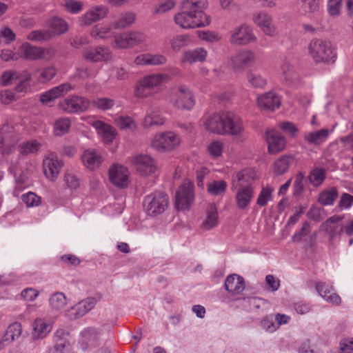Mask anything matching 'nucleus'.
<instances>
[{"label":"nucleus","instance_id":"nucleus-15","mask_svg":"<svg viewBox=\"0 0 353 353\" xmlns=\"http://www.w3.org/2000/svg\"><path fill=\"white\" fill-rule=\"evenodd\" d=\"M343 216L339 215H334L324 222L321 228L329 236L330 239H334L337 236L340 235L343 230L344 226L341 223Z\"/></svg>","mask_w":353,"mask_h":353},{"label":"nucleus","instance_id":"nucleus-18","mask_svg":"<svg viewBox=\"0 0 353 353\" xmlns=\"http://www.w3.org/2000/svg\"><path fill=\"white\" fill-rule=\"evenodd\" d=\"M266 140L268 144V152L270 154H276L285 147V138L274 130L266 131Z\"/></svg>","mask_w":353,"mask_h":353},{"label":"nucleus","instance_id":"nucleus-6","mask_svg":"<svg viewBox=\"0 0 353 353\" xmlns=\"http://www.w3.org/2000/svg\"><path fill=\"white\" fill-rule=\"evenodd\" d=\"M58 107L68 114H79L90 107V101L85 97L72 94L60 101Z\"/></svg>","mask_w":353,"mask_h":353},{"label":"nucleus","instance_id":"nucleus-10","mask_svg":"<svg viewBox=\"0 0 353 353\" xmlns=\"http://www.w3.org/2000/svg\"><path fill=\"white\" fill-rule=\"evenodd\" d=\"M256 59L255 52L250 50H243L232 55L230 62L234 70L242 71L254 64Z\"/></svg>","mask_w":353,"mask_h":353},{"label":"nucleus","instance_id":"nucleus-61","mask_svg":"<svg viewBox=\"0 0 353 353\" xmlns=\"http://www.w3.org/2000/svg\"><path fill=\"white\" fill-rule=\"evenodd\" d=\"M93 105L102 110H107L114 105V101L109 98H99L93 101Z\"/></svg>","mask_w":353,"mask_h":353},{"label":"nucleus","instance_id":"nucleus-30","mask_svg":"<svg viewBox=\"0 0 353 353\" xmlns=\"http://www.w3.org/2000/svg\"><path fill=\"white\" fill-rule=\"evenodd\" d=\"M279 73L288 85H292L298 80V74L289 61L285 60L279 68Z\"/></svg>","mask_w":353,"mask_h":353},{"label":"nucleus","instance_id":"nucleus-54","mask_svg":"<svg viewBox=\"0 0 353 353\" xmlns=\"http://www.w3.org/2000/svg\"><path fill=\"white\" fill-rule=\"evenodd\" d=\"M21 199L23 202L26 203L27 207L38 206L41 203V197L32 192H29L23 194Z\"/></svg>","mask_w":353,"mask_h":353},{"label":"nucleus","instance_id":"nucleus-60","mask_svg":"<svg viewBox=\"0 0 353 353\" xmlns=\"http://www.w3.org/2000/svg\"><path fill=\"white\" fill-rule=\"evenodd\" d=\"M223 143L220 141H213L208 146V150L213 157H219L222 154Z\"/></svg>","mask_w":353,"mask_h":353},{"label":"nucleus","instance_id":"nucleus-34","mask_svg":"<svg viewBox=\"0 0 353 353\" xmlns=\"http://www.w3.org/2000/svg\"><path fill=\"white\" fill-rule=\"evenodd\" d=\"M49 30L52 32V37L55 34H64L68 29V23L63 19L54 17L48 21Z\"/></svg>","mask_w":353,"mask_h":353},{"label":"nucleus","instance_id":"nucleus-53","mask_svg":"<svg viewBox=\"0 0 353 353\" xmlns=\"http://www.w3.org/2000/svg\"><path fill=\"white\" fill-rule=\"evenodd\" d=\"M30 79V74L27 71L21 72L19 79L17 81L16 91L18 92H26L28 88V81Z\"/></svg>","mask_w":353,"mask_h":353},{"label":"nucleus","instance_id":"nucleus-31","mask_svg":"<svg viewBox=\"0 0 353 353\" xmlns=\"http://www.w3.org/2000/svg\"><path fill=\"white\" fill-rule=\"evenodd\" d=\"M219 223V215L216 207L214 204H210L206 210V218L201 224V228L204 230H210L216 226Z\"/></svg>","mask_w":353,"mask_h":353},{"label":"nucleus","instance_id":"nucleus-43","mask_svg":"<svg viewBox=\"0 0 353 353\" xmlns=\"http://www.w3.org/2000/svg\"><path fill=\"white\" fill-rule=\"evenodd\" d=\"M41 146V145L38 141L29 140L20 145V153L23 155L35 154L40 150Z\"/></svg>","mask_w":353,"mask_h":353},{"label":"nucleus","instance_id":"nucleus-9","mask_svg":"<svg viewBox=\"0 0 353 353\" xmlns=\"http://www.w3.org/2000/svg\"><path fill=\"white\" fill-rule=\"evenodd\" d=\"M224 121V134L239 137L241 139H245L243 121L238 115L232 112H226Z\"/></svg>","mask_w":353,"mask_h":353},{"label":"nucleus","instance_id":"nucleus-12","mask_svg":"<svg viewBox=\"0 0 353 353\" xmlns=\"http://www.w3.org/2000/svg\"><path fill=\"white\" fill-rule=\"evenodd\" d=\"M128 169L123 165L115 164L109 169L110 181L117 188H127L130 183Z\"/></svg>","mask_w":353,"mask_h":353},{"label":"nucleus","instance_id":"nucleus-50","mask_svg":"<svg viewBox=\"0 0 353 353\" xmlns=\"http://www.w3.org/2000/svg\"><path fill=\"white\" fill-rule=\"evenodd\" d=\"M21 72L17 71L8 70L4 72L1 77V84L4 86L12 85L17 83V79H19Z\"/></svg>","mask_w":353,"mask_h":353},{"label":"nucleus","instance_id":"nucleus-24","mask_svg":"<svg viewBox=\"0 0 353 353\" xmlns=\"http://www.w3.org/2000/svg\"><path fill=\"white\" fill-rule=\"evenodd\" d=\"M52 328L51 323L43 319L37 318L32 324V337L34 340L42 339L50 333Z\"/></svg>","mask_w":353,"mask_h":353},{"label":"nucleus","instance_id":"nucleus-19","mask_svg":"<svg viewBox=\"0 0 353 353\" xmlns=\"http://www.w3.org/2000/svg\"><path fill=\"white\" fill-rule=\"evenodd\" d=\"M253 20L266 35L273 37L276 34V31L272 19L267 13L263 12L256 13L254 14Z\"/></svg>","mask_w":353,"mask_h":353},{"label":"nucleus","instance_id":"nucleus-56","mask_svg":"<svg viewBox=\"0 0 353 353\" xmlns=\"http://www.w3.org/2000/svg\"><path fill=\"white\" fill-rule=\"evenodd\" d=\"M114 45L119 48L131 47L128 32H123L115 36Z\"/></svg>","mask_w":353,"mask_h":353},{"label":"nucleus","instance_id":"nucleus-29","mask_svg":"<svg viewBox=\"0 0 353 353\" xmlns=\"http://www.w3.org/2000/svg\"><path fill=\"white\" fill-rule=\"evenodd\" d=\"M165 119L161 115L159 108H150L144 118L143 125L145 128L154 125H161L164 123Z\"/></svg>","mask_w":353,"mask_h":353},{"label":"nucleus","instance_id":"nucleus-7","mask_svg":"<svg viewBox=\"0 0 353 353\" xmlns=\"http://www.w3.org/2000/svg\"><path fill=\"white\" fill-rule=\"evenodd\" d=\"M181 139L173 132L157 134L152 140L151 145L158 152L171 150L179 145Z\"/></svg>","mask_w":353,"mask_h":353},{"label":"nucleus","instance_id":"nucleus-59","mask_svg":"<svg viewBox=\"0 0 353 353\" xmlns=\"http://www.w3.org/2000/svg\"><path fill=\"white\" fill-rule=\"evenodd\" d=\"M131 47L138 46L146 41V35L141 32L133 31L128 32Z\"/></svg>","mask_w":353,"mask_h":353},{"label":"nucleus","instance_id":"nucleus-16","mask_svg":"<svg viewBox=\"0 0 353 353\" xmlns=\"http://www.w3.org/2000/svg\"><path fill=\"white\" fill-rule=\"evenodd\" d=\"M61 162L58 161L57 157L50 153L43 161V172L46 176L51 181L55 180L61 168Z\"/></svg>","mask_w":353,"mask_h":353},{"label":"nucleus","instance_id":"nucleus-48","mask_svg":"<svg viewBox=\"0 0 353 353\" xmlns=\"http://www.w3.org/2000/svg\"><path fill=\"white\" fill-rule=\"evenodd\" d=\"M135 14L132 12L121 13L116 22V28H125L132 24L135 21Z\"/></svg>","mask_w":353,"mask_h":353},{"label":"nucleus","instance_id":"nucleus-11","mask_svg":"<svg viewBox=\"0 0 353 353\" xmlns=\"http://www.w3.org/2000/svg\"><path fill=\"white\" fill-rule=\"evenodd\" d=\"M194 199L193 184L184 181L176 192V207L178 210L190 208Z\"/></svg>","mask_w":353,"mask_h":353},{"label":"nucleus","instance_id":"nucleus-23","mask_svg":"<svg viewBox=\"0 0 353 353\" xmlns=\"http://www.w3.org/2000/svg\"><path fill=\"white\" fill-rule=\"evenodd\" d=\"M257 103L261 109L274 110L279 108L281 100L276 94L273 92H268L258 97Z\"/></svg>","mask_w":353,"mask_h":353},{"label":"nucleus","instance_id":"nucleus-26","mask_svg":"<svg viewBox=\"0 0 353 353\" xmlns=\"http://www.w3.org/2000/svg\"><path fill=\"white\" fill-rule=\"evenodd\" d=\"M316 289L319 295L327 302L333 304H339L341 303V297L334 292L332 286L320 283L316 285Z\"/></svg>","mask_w":353,"mask_h":353},{"label":"nucleus","instance_id":"nucleus-27","mask_svg":"<svg viewBox=\"0 0 353 353\" xmlns=\"http://www.w3.org/2000/svg\"><path fill=\"white\" fill-rule=\"evenodd\" d=\"M207 54V51L203 48L187 50L182 54L181 62L190 64H192L196 62H203L205 60Z\"/></svg>","mask_w":353,"mask_h":353},{"label":"nucleus","instance_id":"nucleus-32","mask_svg":"<svg viewBox=\"0 0 353 353\" xmlns=\"http://www.w3.org/2000/svg\"><path fill=\"white\" fill-rule=\"evenodd\" d=\"M92 125L105 141L111 142L115 138L116 130L111 125L101 121H94Z\"/></svg>","mask_w":353,"mask_h":353},{"label":"nucleus","instance_id":"nucleus-36","mask_svg":"<svg viewBox=\"0 0 353 353\" xmlns=\"http://www.w3.org/2000/svg\"><path fill=\"white\" fill-rule=\"evenodd\" d=\"M326 170L323 168H315L311 170L308 176L310 183L314 187H318L325 179Z\"/></svg>","mask_w":353,"mask_h":353},{"label":"nucleus","instance_id":"nucleus-46","mask_svg":"<svg viewBox=\"0 0 353 353\" xmlns=\"http://www.w3.org/2000/svg\"><path fill=\"white\" fill-rule=\"evenodd\" d=\"M52 37V32L50 30H34L30 32L27 39L34 42H44Z\"/></svg>","mask_w":353,"mask_h":353},{"label":"nucleus","instance_id":"nucleus-20","mask_svg":"<svg viewBox=\"0 0 353 353\" xmlns=\"http://www.w3.org/2000/svg\"><path fill=\"white\" fill-rule=\"evenodd\" d=\"M96 304L94 298L89 297L85 299L68 310V316L70 319H79L87 314Z\"/></svg>","mask_w":353,"mask_h":353},{"label":"nucleus","instance_id":"nucleus-17","mask_svg":"<svg viewBox=\"0 0 353 353\" xmlns=\"http://www.w3.org/2000/svg\"><path fill=\"white\" fill-rule=\"evenodd\" d=\"M108 12V8L104 6L93 7L80 18V25L90 26L92 23L105 18Z\"/></svg>","mask_w":353,"mask_h":353},{"label":"nucleus","instance_id":"nucleus-38","mask_svg":"<svg viewBox=\"0 0 353 353\" xmlns=\"http://www.w3.org/2000/svg\"><path fill=\"white\" fill-rule=\"evenodd\" d=\"M292 161L291 156H283L274 163V172L277 175L285 174L289 169Z\"/></svg>","mask_w":353,"mask_h":353},{"label":"nucleus","instance_id":"nucleus-25","mask_svg":"<svg viewBox=\"0 0 353 353\" xmlns=\"http://www.w3.org/2000/svg\"><path fill=\"white\" fill-rule=\"evenodd\" d=\"M225 288L233 294L241 293L245 288L243 278L236 274L228 276L225 281Z\"/></svg>","mask_w":353,"mask_h":353},{"label":"nucleus","instance_id":"nucleus-22","mask_svg":"<svg viewBox=\"0 0 353 353\" xmlns=\"http://www.w3.org/2000/svg\"><path fill=\"white\" fill-rule=\"evenodd\" d=\"M83 55L86 59L94 62L105 61L112 57L110 50L101 46L88 48L85 50Z\"/></svg>","mask_w":353,"mask_h":353},{"label":"nucleus","instance_id":"nucleus-3","mask_svg":"<svg viewBox=\"0 0 353 353\" xmlns=\"http://www.w3.org/2000/svg\"><path fill=\"white\" fill-rule=\"evenodd\" d=\"M310 55L316 63H333L336 59V52L332 44L321 39H313L308 45Z\"/></svg>","mask_w":353,"mask_h":353},{"label":"nucleus","instance_id":"nucleus-33","mask_svg":"<svg viewBox=\"0 0 353 353\" xmlns=\"http://www.w3.org/2000/svg\"><path fill=\"white\" fill-rule=\"evenodd\" d=\"M68 333L63 330H58L54 334V347L57 353H62L63 350L69 346Z\"/></svg>","mask_w":353,"mask_h":353},{"label":"nucleus","instance_id":"nucleus-52","mask_svg":"<svg viewBox=\"0 0 353 353\" xmlns=\"http://www.w3.org/2000/svg\"><path fill=\"white\" fill-rule=\"evenodd\" d=\"M227 183L225 181H214L208 185V192L215 196L222 194L225 192Z\"/></svg>","mask_w":353,"mask_h":353},{"label":"nucleus","instance_id":"nucleus-49","mask_svg":"<svg viewBox=\"0 0 353 353\" xmlns=\"http://www.w3.org/2000/svg\"><path fill=\"white\" fill-rule=\"evenodd\" d=\"M151 88L143 79L139 80L134 88V95L139 98H147L152 94Z\"/></svg>","mask_w":353,"mask_h":353},{"label":"nucleus","instance_id":"nucleus-28","mask_svg":"<svg viewBox=\"0 0 353 353\" xmlns=\"http://www.w3.org/2000/svg\"><path fill=\"white\" fill-rule=\"evenodd\" d=\"M81 160L87 168L94 170L100 165L103 158L100 152L94 150H87L83 154Z\"/></svg>","mask_w":353,"mask_h":353},{"label":"nucleus","instance_id":"nucleus-4","mask_svg":"<svg viewBox=\"0 0 353 353\" xmlns=\"http://www.w3.org/2000/svg\"><path fill=\"white\" fill-rule=\"evenodd\" d=\"M169 203L168 196L162 192H155L146 196L143 205L150 216H156L163 213Z\"/></svg>","mask_w":353,"mask_h":353},{"label":"nucleus","instance_id":"nucleus-44","mask_svg":"<svg viewBox=\"0 0 353 353\" xmlns=\"http://www.w3.org/2000/svg\"><path fill=\"white\" fill-rule=\"evenodd\" d=\"M21 52L27 59L37 60L39 59L40 48L25 43L21 46Z\"/></svg>","mask_w":353,"mask_h":353},{"label":"nucleus","instance_id":"nucleus-5","mask_svg":"<svg viewBox=\"0 0 353 353\" xmlns=\"http://www.w3.org/2000/svg\"><path fill=\"white\" fill-rule=\"evenodd\" d=\"M128 162L141 176H148L157 170L156 162L148 154H139L128 159Z\"/></svg>","mask_w":353,"mask_h":353},{"label":"nucleus","instance_id":"nucleus-35","mask_svg":"<svg viewBox=\"0 0 353 353\" xmlns=\"http://www.w3.org/2000/svg\"><path fill=\"white\" fill-rule=\"evenodd\" d=\"M248 83L255 88H263L267 84L266 79L256 71H250L246 75Z\"/></svg>","mask_w":353,"mask_h":353},{"label":"nucleus","instance_id":"nucleus-13","mask_svg":"<svg viewBox=\"0 0 353 353\" xmlns=\"http://www.w3.org/2000/svg\"><path fill=\"white\" fill-rule=\"evenodd\" d=\"M251 27L242 24L231 32L230 43L234 45H247L256 41Z\"/></svg>","mask_w":353,"mask_h":353},{"label":"nucleus","instance_id":"nucleus-37","mask_svg":"<svg viewBox=\"0 0 353 353\" xmlns=\"http://www.w3.org/2000/svg\"><path fill=\"white\" fill-rule=\"evenodd\" d=\"M328 136V130L321 129L320 130L305 134V140L310 144L319 145L324 141Z\"/></svg>","mask_w":353,"mask_h":353},{"label":"nucleus","instance_id":"nucleus-41","mask_svg":"<svg viewBox=\"0 0 353 353\" xmlns=\"http://www.w3.org/2000/svg\"><path fill=\"white\" fill-rule=\"evenodd\" d=\"M338 197V192L336 188H331L321 192L319 202L323 205H332Z\"/></svg>","mask_w":353,"mask_h":353},{"label":"nucleus","instance_id":"nucleus-63","mask_svg":"<svg viewBox=\"0 0 353 353\" xmlns=\"http://www.w3.org/2000/svg\"><path fill=\"white\" fill-rule=\"evenodd\" d=\"M64 182L65 185L70 189H77L79 187L80 183L79 179L77 177V176L70 172H65L64 175Z\"/></svg>","mask_w":353,"mask_h":353},{"label":"nucleus","instance_id":"nucleus-57","mask_svg":"<svg viewBox=\"0 0 353 353\" xmlns=\"http://www.w3.org/2000/svg\"><path fill=\"white\" fill-rule=\"evenodd\" d=\"M272 192L273 189L269 187L263 188L258 196L256 203L260 206L265 205L272 199Z\"/></svg>","mask_w":353,"mask_h":353},{"label":"nucleus","instance_id":"nucleus-1","mask_svg":"<svg viewBox=\"0 0 353 353\" xmlns=\"http://www.w3.org/2000/svg\"><path fill=\"white\" fill-rule=\"evenodd\" d=\"M207 6L206 0H183L181 11L175 15L174 21L184 29L208 26L210 23V17L203 12Z\"/></svg>","mask_w":353,"mask_h":353},{"label":"nucleus","instance_id":"nucleus-21","mask_svg":"<svg viewBox=\"0 0 353 353\" xmlns=\"http://www.w3.org/2000/svg\"><path fill=\"white\" fill-rule=\"evenodd\" d=\"M225 113L222 114H214L209 116L204 122L205 128L210 132L217 134H224Z\"/></svg>","mask_w":353,"mask_h":353},{"label":"nucleus","instance_id":"nucleus-51","mask_svg":"<svg viewBox=\"0 0 353 353\" xmlns=\"http://www.w3.org/2000/svg\"><path fill=\"white\" fill-rule=\"evenodd\" d=\"M70 127V120L63 117L58 119L54 123V133L57 136H61L68 132Z\"/></svg>","mask_w":353,"mask_h":353},{"label":"nucleus","instance_id":"nucleus-45","mask_svg":"<svg viewBox=\"0 0 353 353\" xmlns=\"http://www.w3.org/2000/svg\"><path fill=\"white\" fill-rule=\"evenodd\" d=\"M21 334V325L19 323H14L10 325L4 334V341L10 343L17 339Z\"/></svg>","mask_w":353,"mask_h":353},{"label":"nucleus","instance_id":"nucleus-40","mask_svg":"<svg viewBox=\"0 0 353 353\" xmlns=\"http://www.w3.org/2000/svg\"><path fill=\"white\" fill-rule=\"evenodd\" d=\"M66 297L62 292H55L49 299L50 308L54 311H60L66 305Z\"/></svg>","mask_w":353,"mask_h":353},{"label":"nucleus","instance_id":"nucleus-47","mask_svg":"<svg viewBox=\"0 0 353 353\" xmlns=\"http://www.w3.org/2000/svg\"><path fill=\"white\" fill-rule=\"evenodd\" d=\"M189 41V37L187 35H176L170 40V45L173 51L179 52L188 45Z\"/></svg>","mask_w":353,"mask_h":353},{"label":"nucleus","instance_id":"nucleus-8","mask_svg":"<svg viewBox=\"0 0 353 353\" xmlns=\"http://www.w3.org/2000/svg\"><path fill=\"white\" fill-rule=\"evenodd\" d=\"M172 102L176 108L187 110H191L195 104L192 91L185 85H180L174 89Z\"/></svg>","mask_w":353,"mask_h":353},{"label":"nucleus","instance_id":"nucleus-58","mask_svg":"<svg viewBox=\"0 0 353 353\" xmlns=\"http://www.w3.org/2000/svg\"><path fill=\"white\" fill-rule=\"evenodd\" d=\"M304 179H305V176L303 175V174L302 172H299L296 177H295V180H294V185H293V188H294V196H296V197H298L299 196L302 192H303V190H304V185H303V181H304Z\"/></svg>","mask_w":353,"mask_h":353},{"label":"nucleus","instance_id":"nucleus-62","mask_svg":"<svg viewBox=\"0 0 353 353\" xmlns=\"http://www.w3.org/2000/svg\"><path fill=\"white\" fill-rule=\"evenodd\" d=\"M342 7V0H328L327 12L331 16H339Z\"/></svg>","mask_w":353,"mask_h":353},{"label":"nucleus","instance_id":"nucleus-2","mask_svg":"<svg viewBox=\"0 0 353 353\" xmlns=\"http://www.w3.org/2000/svg\"><path fill=\"white\" fill-rule=\"evenodd\" d=\"M256 179V174L251 169L243 170L232 176L231 188L236 191L235 200L239 209H246L253 199Z\"/></svg>","mask_w":353,"mask_h":353},{"label":"nucleus","instance_id":"nucleus-64","mask_svg":"<svg viewBox=\"0 0 353 353\" xmlns=\"http://www.w3.org/2000/svg\"><path fill=\"white\" fill-rule=\"evenodd\" d=\"M116 125L122 130L132 129L134 123L129 117H119L115 119Z\"/></svg>","mask_w":353,"mask_h":353},{"label":"nucleus","instance_id":"nucleus-39","mask_svg":"<svg viewBox=\"0 0 353 353\" xmlns=\"http://www.w3.org/2000/svg\"><path fill=\"white\" fill-rule=\"evenodd\" d=\"M143 79L152 90L154 88L161 85L163 83L167 82L170 79V77L165 74H153L145 76Z\"/></svg>","mask_w":353,"mask_h":353},{"label":"nucleus","instance_id":"nucleus-14","mask_svg":"<svg viewBox=\"0 0 353 353\" xmlns=\"http://www.w3.org/2000/svg\"><path fill=\"white\" fill-rule=\"evenodd\" d=\"M72 90H73V87L70 83H64L41 94L39 100L42 104L48 105L50 102L60 97Z\"/></svg>","mask_w":353,"mask_h":353},{"label":"nucleus","instance_id":"nucleus-42","mask_svg":"<svg viewBox=\"0 0 353 353\" xmlns=\"http://www.w3.org/2000/svg\"><path fill=\"white\" fill-rule=\"evenodd\" d=\"M57 74V69L54 67L49 66L38 69L34 75L41 83H46L52 79Z\"/></svg>","mask_w":353,"mask_h":353},{"label":"nucleus","instance_id":"nucleus-55","mask_svg":"<svg viewBox=\"0 0 353 353\" xmlns=\"http://www.w3.org/2000/svg\"><path fill=\"white\" fill-rule=\"evenodd\" d=\"M64 7L70 13L77 14L83 10V3L77 0H65Z\"/></svg>","mask_w":353,"mask_h":353}]
</instances>
